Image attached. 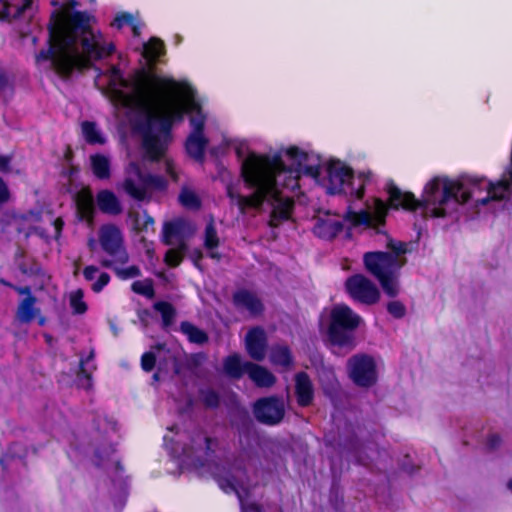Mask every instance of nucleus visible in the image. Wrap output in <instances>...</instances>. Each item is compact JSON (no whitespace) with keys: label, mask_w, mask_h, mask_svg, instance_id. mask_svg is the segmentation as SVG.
I'll return each mask as SVG.
<instances>
[{"label":"nucleus","mask_w":512,"mask_h":512,"mask_svg":"<svg viewBox=\"0 0 512 512\" xmlns=\"http://www.w3.org/2000/svg\"><path fill=\"white\" fill-rule=\"evenodd\" d=\"M230 419L239 430H248L252 425L248 409L238 402L230 409Z\"/></svg>","instance_id":"nucleus-32"},{"label":"nucleus","mask_w":512,"mask_h":512,"mask_svg":"<svg viewBox=\"0 0 512 512\" xmlns=\"http://www.w3.org/2000/svg\"><path fill=\"white\" fill-rule=\"evenodd\" d=\"M245 346L247 353L252 359L262 361L267 350L265 330L260 326L250 328L245 337Z\"/></svg>","instance_id":"nucleus-17"},{"label":"nucleus","mask_w":512,"mask_h":512,"mask_svg":"<svg viewBox=\"0 0 512 512\" xmlns=\"http://www.w3.org/2000/svg\"><path fill=\"white\" fill-rule=\"evenodd\" d=\"M183 224L178 221L166 222L163 226V242L166 245H171V239L181 234Z\"/></svg>","instance_id":"nucleus-44"},{"label":"nucleus","mask_w":512,"mask_h":512,"mask_svg":"<svg viewBox=\"0 0 512 512\" xmlns=\"http://www.w3.org/2000/svg\"><path fill=\"white\" fill-rule=\"evenodd\" d=\"M512 186V163L508 166L503 173L502 178L496 182H487L486 191L487 196L482 199H477L476 203L481 206L487 205L490 201H500L506 198Z\"/></svg>","instance_id":"nucleus-15"},{"label":"nucleus","mask_w":512,"mask_h":512,"mask_svg":"<svg viewBox=\"0 0 512 512\" xmlns=\"http://www.w3.org/2000/svg\"><path fill=\"white\" fill-rule=\"evenodd\" d=\"M98 267L94 265H88L83 270V276L85 280L92 281L95 278V274L98 272Z\"/></svg>","instance_id":"nucleus-61"},{"label":"nucleus","mask_w":512,"mask_h":512,"mask_svg":"<svg viewBox=\"0 0 512 512\" xmlns=\"http://www.w3.org/2000/svg\"><path fill=\"white\" fill-rule=\"evenodd\" d=\"M285 154L287 157L296 162V167L294 169H299V173L301 172L302 164L308 160V154L301 150L297 146H290L285 150Z\"/></svg>","instance_id":"nucleus-47"},{"label":"nucleus","mask_w":512,"mask_h":512,"mask_svg":"<svg viewBox=\"0 0 512 512\" xmlns=\"http://www.w3.org/2000/svg\"><path fill=\"white\" fill-rule=\"evenodd\" d=\"M53 226L55 229V237L58 238L61 235L63 227H64L63 219L60 217L56 218L53 222Z\"/></svg>","instance_id":"nucleus-64"},{"label":"nucleus","mask_w":512,"mask_h":512,"mask_svg":"<svg viewBox=\"0 0 512 512\" xmlns=\"http://www.w3.org/2000/svg\"><path fill=\"white\" fill-rule=\"evenodd\" d=\"M270 361L276 366L289 368L293 365L294 358L287 345H274L270 351Z\"/></svg>","instance_id":"nucleus-30"},{"label":"nucleus","mask_w":512,"mask_h":512,"mask_svg":"<svg viewBox=\"0 0 512 512\" xmlns=\"http://www.w3.org/2000/svg\"><path fill=\"white\" fill-rule=\"evenodd\" d=\"M387 311L395 319H402L406 315L405 305L398 300L388 302Z\"/></svg>","instance_id":"nucleus-48"},{"label":"nucleus","mask_w":512,"mask_h":512,"mask_svg":"<svg viewBox=\"0 0 512 512\" xmlns=\"http://www.w3.org/2000/svg\"><path fill=\"white\" fill-rule=\"evenodd\" d=\"M191 113L194 115L190 116L189 123L192 127L190 134L204 135L206 116L202 111V107L199 103L192 101L190 103Z\"/></svg>","instance_id":"nucleus-35"},{"label":"nucleus","mask_w":512,"mask_h":512,"mask_svg":"<svg viewBox=\"0 0 512 512\" xmlns=\"http://www.w3.org/2000/svg\"><path fill=\"white\" fill-rule=\"evenodd\" d=\"M77 213L81 220L92 221L94 218V200L91 193H81L76 199Z\"/></svg>","instance_id":"nucleus-33"},{"label":"nucleus","mask_w":512,"mask_h":512,"mask_svg":"<svg viewBox=\"0 0 512 512\" xmlns=\"http://www.w3.org/2000/svg\"><path fill=\"white\" fill-rule=\"evenodd\" d=\"M176 86H151L131 107L138 115L133 120V129L142 137L144 157L149 162H160L165 156L172 140L173 120L167 112L158 114L155 106L162 103L161 91L176 93Z\"/></svg>","instance_id":"nucleus-3"},{"label":"nucleus","mask_w":512,"mask_h":512,"mask_svg":"<svg viewBox=\"0 0 512 512\" xmlns=\"http://www.w3.org/2000/svg\"><path fill=\"white\" fill-rule=\"evenodd\" d=\"M246 373L257 387H271L276 383V377L267 368L252 362H246Z\"/></svg>","instance_id":"nucleus-21"},{"label":"nucleus","mask_w":512,"mask_h":512,"mask_svg":"<svg viewBox=\"0 0 512 512\" xmlns=\"http://www.w3.org/2000/svg\"><path fill=\"white\" fill-rule=\"evenodd\" d=\"M295 396L298 406L308 407L314 400V386L307 372L300 371L294 376Z\"/></svg>","instance_id":"nucleus-19"},{"label":"nucleus","mask_w":512,"mask_h":512,"mask_svg":"<svg viewBox=\"0 0 512 512\" xmlns=\"http://www.w3.org/2000/svg\"><path fill=\"white\" fill-rule=\"evenodd\" d=\"M137 176L141 185H137L132 178H125L122 185L125 193L137 201H144L147 198V188L149 187L159 191H164L167 188L168 183L163 176L142 174L140 170L137 171Z\"/></svg>","instance_id":"nucleus-13"},{"label":"nucleus","mask_w":512,"mask_h":512,"mask_svg":"<svg viewBox=\"0 0 512 512\" xmlns=\"http://www.w3.org/2000/svg\"><path fill=\"white\" fill-rule=\"evenodd\" d=\"M223 369L228 377L240 379L246 373V362L242 363L240 355L234 353L224 358Z\"/></svg>","instance_id":"nucleus-27"},{"label":"nucleus","mask_w":512,"mask_h":512,"mask_svg":"<svg viewBox=\"0 0 512 512\" xmlns=\"http://www.w3.org/2000/svg\"><path fill=\"white\" fill-rule=\"evenodd\" d=\"M162 101H164L162 99ZM161 104H164L162 102ZM165 107L167 108L166 112L171 117L174 123H179L184 120V117L187 113H191L190 103L185 105L180 102H167L165 101Z\"/></svg>","instance_id":"nucleus-38"},{"label":"nucleus","mask_w":512,"mask_h":512,"mask_svg":"<svg viewBox=\"0 0 512 512\" xmlns=\"http://www.w3.org/2000/svg\"><path fill=\"white\" fill-rule=\"evenodd\" d=\"M345 289L350 297L365 305H374L380 299L377 286L363 274H354L345 281Z\"/></svg>","instance_id":"nucleus-12"},{"label":"nucleus","mask_w":512,"mask_h":512,"mask_svg":"<svg viewBox=\"0 0 512 512\" xmlns=\"http://www.w3.org/2000/svg\"><path fill=\"white\" fill-rule=\"evenodd\" d=\"M204 246L208 250H213L219 246V238L213 220H211L205 227Z\"/></svg>","instance_id":"nucleus-46"},{"label":"nucleus","mask_w":512,"mask_h":512,"mask_svg":"<svg viewBox=\"0 0 512 512\" xmlns=\"http://www.w3.org/2000/svg\"><path fill=\"white\" fill-rule=\"evenodd\" d=\"M99 209L106 214L118 215L122 212V206L116 195L110 190H101L96 196Z\"/></svg>","instance_id":"nucleus-23"},{"label":"nucleus","mask_w":512,"mask_h":512,"mask_svg":"<svg viewBox=\"0 0 512 512\" xmlns=\"http://www.w3.org/2000/svg\"><path fill=\"white\" fill-rule=\"evenodd\" d=\"M95 357V353H94V350H91L89 352V354L83 358L81 357L80 358V361H79V371H78V376H83L85 377L86 379L88 380H91L92 378V372L91 371H88L86 368H85V365L86 363H88L89 361H92Z\"/></svg>","instance_id":"nucleus-52"},{"label":"nucleus","mask_w":512,"mask_h":512,"mask_svg":"<svg viewBox=\"0 0 512 512\" xmlns=\"http://www.w3.org/2000/svg\"><path fill=\"white\" fill-rule=\"evenodd\" d=\"M233 306L237 310L248 311L251 317L261 316L265 310L261 299L247 289H238L232 295Z\"/></svg>","instance_id":"nucleus-16"},{"label":"nucleus","mask_w":512,"mask_h":512,"mask_svg":"<svg viewBox=\"0 0 512 512\" xmlns=\"http://www.w3.org/2000/svg\"><path fill=\"white\" fill-rule=\"evenodd\" d=\"M37 298L35 296H29L23 298L16 311V317L21 323H30L40 313V309L35 305Z\"/></svg>","instance_id":"nucleus-25"},{"label":"nucleus","mask_w":512,"mask_h":512,"mask_svg":"<svg viewBox=\"0 0 512 512\" xmlns=\"http://www.w3.org/2000/svg\"><path fill=\"white\" fill-rule=\"evenodd\" d=\"M301 171L307 176L312 178H318L321 173V169L319 165H302Z\"/></svg>","instance_id":"nucleus-56"},{"label":"nucleus","mask_w":512,"mask_h":512,"mask_svg":"<svg viewBox=\"0 0 512 512\" xmlns=\"http://www.w3.org/2000/svg\"><path fill=\"white\" fill-rule=\"evenodd\" d=\"M134 17L129 12H121L116 15L111 25L116 29H122L125 25L132 24Z\"/></svg>","instance_id":"nucleus-49"},{"label":"nucleus","mask_w":512,"mask_h":512,"mask_svg":"<svg viewBox=\"0 0 512 512\" xmlns=\"http://www.w3.org/2000/svg\"><path fill=\"white\" fill-rule=\"evenodd\" d=\"M91 169L94 176L100 180L109 179L111 176V165L109 158L103 154H93L90 156Z\"/></svg>","instance_id":"nucleus-28"},{"label":"nucleus","mask_w":512,"mask_h":512,"mask_svg":"<svg viewBox=\"0 0 512 512\" xmlns=\"http://www.w3.org/2000/svg\"><path fill=\"white\" fill-rule=\"evenodd\" d=\"M344 219L348 221L351 226L353 227H359V226H365L368 228H373V218L371 215V212L367 210H360V211H354L351 209V207H348Z\"/></svg>","instance_id":"nucleus-34"},{"label":"nucleus","mask_w":512,"mask_h":512,"mask_svg":"<svg viewBox=\"0 0 512 512\" xmlns=\"http://www.w3.org/2000/svg\"><path fill=\"white\" fill-rule=\"evenodd\" d=\"M154 226V218L150 216L146 211H144V221L140 225L139 223V215L136 214L135 216V229L139 232H147L149 228H152Z\"/></svg>","instance_id":"nucleus-53"},{"label":"nucleus","mask_w":512,"mask_h":512,"mask_svg":"<svg viewBox=\"0 0 512 512\" xmlns=\"http://www.w3.org/2000/svg\"><path fill=\"white\" fill-rule=\"evenodd\" d=\"M362 318L348 305L340 304L332 308L327 328V338L330 345L349 351L356 347L355 332Z\"/></svg>","instance_id":"nucleus-8"},{"label":"nucleus","mask_w":512,"mask_h":512,"mask_svg":"<svg viewBox=\"0 0 512 512\" xmlns=\"http://www.w3.org/2000/svg\"><path fill=\"white\" fill-rule=\"evenodd\" d=\"M348 376L360 388H370L377 383L378 371L374 358L368 354L359 353L347 361Z\"/></svg>","instance_id":"nucleus-9"},{"label":"nucleus","mask_w":512,"mask_h":512,"mask_svg":"<svg viewBox=\"0 0 512 512\" xmlns=\"http://www.w3.org/2000/svg\"><path fill=\"white\" fill-rule=\"evenodd\" d=\"M340 384L335 376V374L332 372L330 376L328 377L327 383L323 384V391L326 395L332 397L335 395L339 390Z\"/></svg>","instance_id":"nucleus-51"},{"label":"nucleus","mask_w":512,"mask_h":512,"mask_svg":"<svg viewBox=\"0 0 512 512\" xmlns=\"http://www.w3.org/2000/svg\"><path fill=\"white\" fill-rule=\"evenodd\" d=\"M165 170L166 173L174 180L177 181L178 175L175 171L174 163L170 159L165 160Z\"/></svg>","instance_id":"nucleus-62"},{"label":"nucleus","mask_w":512,"mask_h":512,"mask_svg":"<svg viewBox=\"0 0 512 512\" xmlns=\"http://www.w3.org/2000/svg\"><path fill=\"white\" fill-rule=\"evenodd\" d=\"M244 185L247 189L253 190L250 195H241L234 191L232 186H228L226 189L227 197L232 201H236V205L242 215L246 214L248 209H261L268 198L260 186H249L246 182H244Z\"/></svg>","instance_id":"nucleus-14"},{"label":"nucleus","mask_w":512,"mask_h":512,"mask_svg":"<svg viewBox=\"0 0 512 512\" xmlns=\"http://www.w3.org/2000/svg\"><path fill=\"white\" fill-rule=\"evenodd\" d=\"M270 201L275 203L270 214L269 225L271 227H278L280 222L288 221L291 219L295 207V202L291 197L282 198L279 186L277 196L275 198L268 197L266 199V202Z\"/></svg>","instance_id":"nucleus-18"},{"label":"nucleus","mask_w":512,"mask_h":512,"mask_svg":"<svg viewBox=\"0 0 512 512\" xmlns=\"http://www.w3.org/2000/svg\"><path fill=\"white\" fill-rule=\"evenodd\" d=\"M82 133L85 141L90 145L104 144L105 138L98 130L97 125L93 121H84L81 124Z\"/></svg>","instance_id":"nucleus-37"},{"label":"nucleus","mask_w":512,"mask_h":512,"mask_svg":"<svg viewBox=\"0 0 512 512\" xmlns=\"http://www.w3.org/2000/svg\"><path fill=\"white\" fill-rule=\"evenodd\" d=\"M165 53L164 42L156 37H152L143 46V56L149 62H156Z\"/></svg>","instance_id":"nucleus-36"},{"label":"nucleus","mask_w":512,"mask_h":512,"mask_svg":"<svg viewBox=\"0 0 512 512\" xmlns=\"http://www.w3.org/2000/svg\"><path fill=\"white\" fill-rule=\"evenodd\" d=\"M484 178H469V187L460 180H453L447 176H435L424 187L422 198L417 199L412 192H403L394 182L386 186V192L390 196V204L393 210L403 209L415 212L418 209H430L433 218L447 216L446 206L453 202L455 205L468 203L476 191L481 190Z\"/></svg>","instance_id":"nucleus-2"},{"label":"nucleus","mask_w":512,"mask_h":512,"mask_svg":"<svg viewBox=\"0 0 512 512\" xmlns=\"http://www.w3.org/2000/svg\"><path fill=\"white\" fill-rule=\"evenodd\" d=\"M131 290L138 294L145 296L149 299L153 298L155 296V289L153 280L150 278H147L143 281L137 280L134 281L131 285Z\"/></svg>","instance_id":"nucleus-42"},{"label":"nucleus","mask_w":512,"mask_h":512,"mask_svg":"<svg viewBox=\"0 0 512 512\" xmlns=\"http://www.w3.org/2000/svg\"><path fill=\"white\" fill-rule=\"evenodd\" d=\"M179 330L187 337L190 343L203 345L209 340L208 334L190 321H182Z\"/></svg>","instance_id":"nucleus-29"},{"label":"nucleus","mask_w":512,"mask_h":512,"mask_svg":"<svg viewBox=\"0 0 512 512\" xmlns=\"http://www.w3.org/2000/svg\"><path fill=\"white\" fill-rule=\"evenodd\" d=\"M15 263L23 275L33 277L42 274V268L38 261L33 257H26L22 249H18L15 253Z\"/></svg>","instance_id":"nucleus-24"},{"label":"nucleus","mask_w":512,"mask_h":512,"mask_svg":"<svg viewBox=\"0 0 512 512\" xmlns=\"http://www.w3.org/2000/svg\"><path fill=\"white\" fill-rule=\"evenodd\" d=\"M11 2L12 0H0V5L2 6L0 9V22L11 23Z\"/></svg>","instance_id":"nucleus-55"},{"label":"nucleus","mask_w":512,"mask_h":512,"mask_svg":"<svg viewBox=\"0 0 512 512\" xmlns=\"http://www.w3.org/2000/svg\"><path fill=\"white\" fill-rule=\"evenodd\" d=\"M177 82L170 77L157 75L151 70L141 67L136 69L130 80L124 78L118 66L109 69L108 88L112 100L124 108H131L151 88V86H176Z\"/></svg>","instance_id":"nucleus-5"},{"label":"nucleus","mask_w":512,"mask_h":512,"mask_svg":"<svg viewBox=\"0 0 512 512\" xmlns=\"http://www.w3.org/2000/svg\"><path fill=\"white\" fill-rule=\"evenodd\" d=\"M208 143L209 140L205 135L189 134L185 141L186 153L197 162L203 163Z\"/></svg>","instance_id":"nucleus-22"},{"label":"nucleus","mask_w":512,"mask_h":512,"mask_svg":"<svg viewBox=\"0 0 512 512\" xmlns=\"http://www.w3.org/2000/svg\"><path fill=\"white\" fill-rule=\"evenodd\" d=\"M372 218L374 227L373 229H376L378 233H380V227H383L386 224V218L389 212V209H393L390 204V196L388 195V203L383 201L380 198H374L373 199V205H372Z\"/></svg>","instance_id":"nucleus-26"},{"label":"nucleus","mask_w":512,"mask_h":512,"mask_svg":"<svg viewBox=\"0 0 512 512\" xmlns=\"http://www.w3.org/2000/svg\"><path fill=\"white\" fill-rule=\"evenodd\" d=\"M154 309L161 314L163 328H168L172 325L176 316V309L171 303L158 301L154 304Z\"/></svg>","instance_id":"nucleus-39"},{"label":"nucleus","mask_w":512,"mask_h":512,"mask_svg":"<svg viewBox=\"0 0 512 512\" xmlns=\"http://www.w3.org/2000/svg\"><path fill=\"white\" fill-rule=\"evenodd\" d=\"M206 359V355L204 353H196L192 354L189 362V368H197L202 362Z\"/></svg>","instance_id":"nucleus-59"},{"label":"nucleus","mask_w":512,"mask_h":512,"mask_svg":"<svg viewBox=\"0 0 512 512\" xmlns=\"http://www.w3.org/2000/svg\"><path fill=\"white\" fill-rule=\"evenodd\" d=\"M156 365V355L151 352H145L141 356V368L145 372H151Z\"/></svg>","instance_id":"nucleus-50"},{"label":"nucleus","mask_w":512,"mask_h":512,"mask_svg":"<svg viewBox=\"0 0 512 512\" xmlns=\"http://www.w3.org/2000/svg\"><path fill=\"white\" fill-rule=\"evenodd\" d=\"M344 226L340 220L318 217L313 227L316 237L324 240H333L343 230Z\"/></svg>","instance_id":"nucleus-20"},{"label":"nucleus","mask_w":512,"mask_h":512,"mask_svg":"<svg viewBox=\"0 0 512 512\" xmlns=\"http://www.w3.org/2000/svg\"><path fill=\"white\" fill-rule=\"evenodd\" d=\"M93 22L95 17L87 11H52L47 24L49 47L37 58L51 61L56 74L68 80L75 71L83 72L92 68L94 61L111 56L115 45L101 43L103 34L93 29Z\"/></svg>","instance_id":"nucleus-1"},{"label":"nucleus","mask_w":512,"mask_h":512,"mask_svg":"<svg viewBox=\"0 0 512 512\" xmlns=\"http://www.w3.org/2000/svg\"><path fill=\"white\" fill-rule=\"evenodd\" d=\"M386 251H370L363 255V263L366 271L376 278L384 293L394 298L399 293L400 270L405 264L399 256L407 252V245L404 242L388 241Z\"/></svg>","instance_id":"nucleus-6"},{"label":"nucleus","mask_w":512,"mask_h":512,"mask_svg":"<svg viewBox=\"0 0 512 512\" xmlns=\"http://www.w3.org/2000/svg\"><path fill=\"white\" fill-rule=\"evenodd\" d=\"M10 191L5 181L0 177V206L8 202Z\"/></svg>","instance_id":"nucleus-57"},{"label":"nucleus","mask_w":512,"mask_h":512,"mask_svg":"<svg viewBox=\"0 0 512 512\" xmlns=\"http://www.w3.org/2000/svg\"><path fill=\"white\" fill-rule=\"evenodd\" d=\"M252 413L258 423L276 426L285 417V404L283 399L276 395L261 397L252 404Z\"/></svg>","instance_id":"nucleus-10"},{"label":"nucleus","mask_w":512,"mask_h":512,"mask_svg":"<svg viewBox=\"0 0 512 512\" xmlns=\"http://www.w3.org/2000/svg\"><path fill=\"white\" fill-rule=\"evenodd\" d=\"M240 175L249 186H260L268 197L275 198L278 194V179L282 175L283 187H298L299 169L287 166L280 152L273 155L250 153L241 164Z\"/></svg>","instance_id":"nucleus-4"},{"label":"nucleus","mask_w":512,"mask_h":512,"mask_svg":"<svg viewBox=\"0 0 512 512\" xmlns=\"http://www.w3.org/2000/svg\"><path fill=\"white\" fill-rule=\"evenodd\" d=\"M11 155H3L0 154V172L1 173H9L11 171Z\"/></svg>","instance_id":"nucleus-58"},{"label":"nucleus","mask_w":512,"mask_h":512,"mask_svg":"<svg viewBox=\"0 0 512 512\" xmlns=\"http://www.w3.org/2000/svg\"><path fill=\"white\" fill-rule=\"evenodd\" d=\"M186 250V244L181 243L178 249H169L164 256V262L169 267H177L183 260V253Z\"/></svg>","instance_id":"nucleus-45"},{"label":"nucleus","mask_w":512,"mask_h":512,"mask_svg":"<svg viewBox=\"0 0 512 512\" xmlns=\"http://www.w3.org/2000/svg\"><path fill=\"white\" fill-rule=\"evenodd\" d=\"M111 277L107 272L100 273L98 279L92 284L91 290L100 293L110 282Z\"/></svg>","instance_id":"nucleus-54"},{"label":"nucleus","mask_w":512,"mask_h":512,"mask_svg":"<svg viewBox=\"0 0 512 512\" xmlns=\"http://www.w3.org/2000/svg\"><path fill=\"white\" fill-rule=\"evenodd\" d=\"M100 264L104 268L112 269L115 273V275L120 280H128L131 278H137L141 276V270L137 265H131L126 268H120L117 266V262L115 260L111 259H102L100 261Z\"/></svg>","instance_id":"nucleus-31"},{"label":"nucleus","mask_w":512,"mask_h":512,"mask_svg":"<svg viewBox=\"0 0 512 512\" xmlns=\"http://www.w3.org/2000/svg\"><path fill=\"white\" fill-rule=\"evenodd\" d=\"M9 87V78L5 71L0 70V92H4Z\"/></svg>","instance_id":"nucleus-63"},{"label":"nucleus","mask_w":512,"mask_h":512,"mask_svg":"<svg viewBox=\"0 0 512 512\" xmlns=\"http://www.w3.org/2000/svg\"><path fill=\"white\" fill-rule=\"evenodd\" d=\"M179 202L188 209L198 210L201 207V200L195 192L189 189H182L179 194Z\"/></svg>","instance_id":"nucleus-43"},{"label":"nucleus","mask_w":512,"mask_h":512,"mask_svg":"<svg viewBox=\"0 0 512 512\" xmlns=\"http://www.w3.org/2000/svg\"><path fill=\"white\" fill-rule=\"evenodd\" d=\"M502 439L498 434H491L487 438V448L489 450H494L500 446Z\"/></svg>","instance_id":"nucleus-60"},{"label":"nucleus","mask_w":512,"mask_h":512,"mask_svg":"<svg viewBox=\"0 0 512 512\" xmlns=\"http://www.w3.org/2000/svg\"><path fill=\"white\" fill-rule=\"evenodd\" d=\"M69 304L73 314L82 315L87 312L88 306L84 301V292L82 289H77L70 294Z\"/></svg>","instance_id":"nucleus-41"},{"label":"nucleus","mask_w":512,"mask_h":512,"mask_svg":"<svg viewBox=\"0 0 512 512\" xmlns=\"http://www.w3.org/2000/svg\"><path fill=\"white\" fill-rule=\"evenodd\" d=\"M200 400L205 408L217 409L221 403L220 394L212 388H200L198 390Z\"/></svg>","instance_id":"nucleus-40"},{"label":"nucleus","mask_w":512,"mask_h":512,"mask_svg":"<svg viewBox=\"0 0 512 512\" xmlns=\"http://www.w3.org/2000/svg\"><path fill=\"white\" fill-rule=\"evenodd\" d=\"M326 192L329 195H345L361 200L370 182L372 173L361 171L355 175L354 170L340 160L329 161L327 168Z\"/></svg>","instance_id":"nucleus-7"},{"label":"nucleus","mask_w":512,"mask_h":512,"mask_svg":"<svg viewBox=\"0 0 512 512\" xmlns=\"http://www.w3.org/2000/svg\"><path fill=\"white\" fill-rule=\"evenodd\" d=\"M99 242L102 250L115 262L124 265L129 261L128 252L120 229L115 225H105L100 229Z\"/></svg>","instance_id":"nucleus-11"}]
</instances>
